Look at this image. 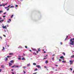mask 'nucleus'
<instances>
[{"instance_id":"09e8293b","label":"nucleus","mask_w":74,"mask_h":74,"mask_svg":"<svg viewBox=\"0 0 74 74\" xmlns=\"http://www.w3.org/2000/svg\"><path fill=\"white\" fill-rule=\"evenodd\" d=\"M1 70H2V69H0V72H1Z\"/></svg>"},{"instance_id":"473e14b6","label":"nucleus","mask_w":74,"mask_h":74,"mask_svg":"<svg viewBox=\"0 0 74 74\" xmlns=\"http://www.w3.org/2000/svg\"><path fill=\"white\" fill-rule=\"evenodd\" d=\"M63 55H64L65 56V53H64V52H63Z\"/></svg>"},{"instance_id":"bb28decb","label":"nucleus","mask_w":74,"mask_h":74,"mask_svg":"<svg viewBox=\"0 0 74 74\" xmlns=\"http://www.w3.org/2000/svg\"><path fill=\"white\" fill-rule=\"evenodd\" d=\"M68 37H69L68 36H67L66 38L65 39V40H66V39H67V38H68Z\"/></svg>"},{"instance_id":"c03bdc74","label":"nucleus","mask_w":74,"mask_h":74,"mask_svg":"<svg viewBox=\"0 0 74 74\" xmlns=\"http://www.w3.org/2000/svg\"><path fill=\"white\" fill-rule=\"evenodd\" d=\"M52 60H53V59H54V58H52Z\"/></svg>"},{"instance_id":"20e7f679","label":"nucleus","mask_w":74,"mask_h":74,"mask_svg":"<svg viewBox=\"0 0 74 74\" xmlns=\"http://www.w3.org/2000/svg\"><path fill=\"white\" fill-rule=\"evenodd\" d=\"M2 27L3 29H5V28L6 29L7 28V27H6V26H2Z\"/></svg>"},{"instance_id":"69168bd1","label":"nucleus","mask_w":74,"mask_h":74,"mask_svg":"<svg viewBox=\"0 0 74 74\" xmlns=\"http://www.w3.org/2000/svg\"><path fill=\"white\" fill-rule=\"evenodd\" d=\"M72 40H73V41H74V38H73V39H72Z\"/></svg>"},{"instance_id":"5701e85b","label":"nucleus","mask_w":74,"mask_h":74,"mask_svg":"<svg viewBox=\"0 0 74 74\" xmlns=\"http://www.w3.org/2000/svg\"><path fill=\"white\" fill-rule=\"evenodd\" d=\"M54 73V72L53 71H51L50 72V73Z\"/></svg>"},{"instance_id":"0eeeda50","label":"nucleus","mask_w":74,"mask_h":74,"mask_svg":"<svg viewBox=\"0 0 74 74\" xmlns=\"http://www.w3.org/2000/svg\"><path fill=\"white\" fill-rule=\"evenodd\" d=\"M9 55H14V54L13 53H9Z\"/></svg>"},{"instance_id":"0e129e2a","label":"nucleus","mask_w":74,"mask_h":74,"mask_svg":"<svg viewBox=\"0 0 74 74\" xmlns=\"http://www.w3.org/2000/svg\"><path fill=\"white\" fill-rule=\"evenodd\" d=\"M45 68H47V66H45Z\"/></svg>"},{"instance_id":"680f3d73","label":"nucleus","mask_w":74,"mask_h":74,"mask_svg":"<svg viewBox=\"0 0 74 74\" xmlns=\"http://www.w3.org/2000/svg\"><path fill=\"white\" fill-rule=\"evenodd\" d=\"M44 53H46V51H44Z\"/></svg>"},{"instance_id":"39448f33","label":"nucleus","mask_w":74,"mask_h":74,"mask_svg":"<svg viewBox=\"0 0 74 74\" xmlns=\"http://www.w3.org/2000/svg\"><path fill=\"white\" fill-rule=\"evenodd\" d=\"M36 67H38V68L39 69H40V65H37Z\"/></svg>"},{"instance_id":"79ce46f5","label":"nucleus","mask_w":74,"mask_h":74,"mask_svg":"<svg viewBox=\"0 0 74 74\" xmlns=\"http://www.w3.org/2000/svg\"><path fill=\"white\" fill-rule=\"evenodd\" d=\"M3 36H4V37H6V36H5V35H3Z\"/></svg>"},{"instance_id":"603ef678","label":"nucleus","mask_w":74,"mask_h":74,"mask_svg":"<svg viewBox=\"0 0 74 74\" xmlns=\"http://www.w3.org/2000/svg\"><path fill=\"white\" fill-rule=\"evenodd\" d=\"M36 53H38V51H36Z\"/></svg>"},{"instance_id":"4d7b16f0","label":"nucleus","mask_w":74,"mask_h":74,"mask_svg":"<svg viewBox=\"0 0 74 74\" xmlns=\"http://www.w3.org/2000/svg\"><path fill=\"white\" fill-rule=\"evenodd\" d=\"M1 6H2V5L1 4L0 5V7H1Z\"/></svg>"},{"instance_id":"58836bf2","label":"nucleus","mask_w":74,"mask_h":74,"mask_svg":"<svg viewBox=\"0 0 74 74\" xmlns=\"http://www.w3.org/2000/svg\"><path fill=\"white\" fill-rule=\"evenodd\" d=\"M0 13H2V11L0 10Z\"/></svg>"},{"instance_id":"ea45409f","label":"nucleus","mask_w":74,"mask_h":74,"mask_svg":"<svg viewBox=\"0 0 74 74\" xmlns=\"http://www.w3.org/2000/svg\"><path fill=\"white\" fill-rule=\"evenodd\" d=\"M37 72H36L35 73H34L33 74H37Z\"/></svg>"},{"instance_id":"1a4fd4ad","label":"nucleus","mask_w":74,"mask_h":74,"mask_svg":"<svg viewBox=\"0 0 74 74\" xmlns=\"http://www.w3.org/2000/svg\"><path fill=\"white\" fill-rule=\"evenodd\" d=\"M10 62V63H14V61H13V60H12Z\"/></svg>"},{"instance_id":"2eb2a0df","label":"nucleus","mask_w":74,"mask_h":74,"mask_svg":"<svg viewBox=\"0 0 74 74\" xmlns=\"http://www.w3.org/2000/svg\"><path fill=\"white\" fill-rule=\"evenodd\" d=\"M1 68H4V65H1Z\"/></svg>"},{"instance_id":"4c0bfd02","label":"nucleus","mask_w":74,"mask_h":74,"mask_svg":"<svg viewBox=\"0 0 74 74\" xmlns=\"http://www.w3.org/2000/svg\"><path fill=\"white\" fill-rule=\"evenodd\" d=\"M10 10V8L7 9V11H9Z\"/></svg>"},{"instance_id":"e2e57ef3","label":"nucleus","mask_w":74,"mask_h":74,"mask_svg":"<svg viewBox=\"0 0 74 74\" xmlns=\"http://www.w3.org/2000/svg\"><path fill=\"white\" fill-rule=\"evenodd\" d=\"M60 44L61 45H62V42H60Z\"/></svg>"},{"instance_id":"4468645a","label":"nucleus","mask_w":74,"mask_h":74,"mask_svg":"<svg viewBox=\"0 0 74 74\" xmlns=\"http://www.w3.org/2000/svg\"><path fill=\"white\" fill-rule=\"evenodd\" d=\"M14 16V15L13 14V15H12V16H11L10 17V18H13V16Z\"/></svg>"},{"instance_id":"7ed1b4c3","label":"nucleus","mask_w":74,"mask_h":74,"mask_svg":"<svg viewBox=\"0 0 74 74\" xmlns=\"http://www.w3.org/2000/svg\"><path fill=\"white\" fill-rule=\"evenodd\" d=\"M11 21V19H9V21H7V23H10Z\"/></svg>"},{"instance_id":"aec40b11","label":"nucleus","mask_w":74,"mask_h":74,"mask_svg":"<svg viewBox=\"0 0 74 74\" xmlns=\"http://www.w3.org/2000/svg\"><path fill=\"white\" fill-rule=\"evenodd\" d=\"M37 70H38V69H37V68H36V69L35 70H34V71H37Z\"/></svg>"},{"instance_id":"f03ea898","label":"nucleus","mask_w":74,"mask_h":74,"mask_svg":"<svg viewBox=\"0 0 74 74\" xmlns=\"http://www.w3.org/2000/svg\"><path fill=\"white\" fill-rule=\"evenodd\" d=\"M69 62H70V64H73V61L70 60L69 61Z\"/></svg>"},{"instance_id":"c756f323","label":"nucleus","mask_w":74,"mask_h":74,"mask_svg":"<svg viewBox=\"0 0 74 74\" xmlns=\"http://www.w3.org/2000/svg\"><path fill=\"white\" fill-rule=\"evenodd\" d=\"M70 70H71V71H72V70H73V69H72V68H70Z\"/></svg>"},{"instance_id":"864d4df0","label":"nucleus","mask_w":74,"mask_h":74,"mask_svg":"<svg viewBox=\"0 0 74 74\" xmlns=\"http://www.w3.org/2000/svg\"><path fill=\"white\" fill-rule=\"evenodd\" d=\"M26 66H24L23 67V68H26Z\"/></svg>"},{"instance_id":"6e6d98bb","label":"nucleus","mask_w":74,"mask_h":74,"mask_svg":"<svg viewBox=\"0 0 74 74\" xmlns=\"http://www.w3.org/2000/svg\"><path fill=\"white\" fill-rule=\"evenodd\" d=\"M24 74H25V73H26V72L25 71H24Z\"/></svg>"},{"instance_id":"393cba45","label":"nucleus","mask_w":74,"mask_h":74,"mask_svg":"<svg viewBox=\"0 0 74 74\" xmlns=\"http://www.w3.org/2000/svg\"><path fill=\"white\" fill-rule=\"evenodd\" d=\"M11 56H7V58H11Z\"/></svg>"},{"instance_id":"e433bc0d","label":"nucleus","mask_w":74,"mask_h":74,"mask_svg":"<svg viewBox=\"0 0 74 74\" xmlns=\"http://www.w3.org/2000/svg\"><path fill=\"white\" fill-rule=\"evenodd\" d=\"M52 69H53V70H54L55 69V68L53 67H52Z\"/></svg>"},{"instance_id":"9d476101","label":"nucleus","mask_w":74,"mask_h":74,"mask_svg":"<svg viewBox=\"0 0 74 74\" xmlns=\"http://www.w3.org/2000/svg\"><path fill=\"white\" fill-rule=\"evenodd\" d=\"M45 63L46 64H47V63H48V61L46 60L45 62Z\"/></svg>"},{"instance_id":"c9c22d12","label":"nucleus","mask_w":74,"mask_h":74,"mask_svg":"<svg viewBox=\"0 0 74 74\" xmlns=\"http://www.w3.org/2000/svg\"><path fill=\"white\" fill-rule=\"evenodd\" d=\"M55 66H56V67H58V65L56 64L55 65Z\"/></svg>"},{"instance_id":"412c9836","label":"nucleus","mask_w":74,"mask_h":74,"mask_svg":"<svg viewBox=\"0 0 74 74\" xmlns=\"http://www.w3.org/2000/svg\"><path fill=\"white\" fill-rule=\"evenodd\" d=\"M33 65H36V64L35 63H33Z\"/></svg>"},{"instance_id":"338daca9","label":"nucleus","mask_w":74,"mask_h":74,"mask_svg":"<svg viewBox=\"0 0 74 74\" xmlns=\"http://www.w3.org/2000/svg\"><path fill=\"white\" fill-rule=\"evenodd\" d=\"M5 8L6 9V8H7V7H5Z\"/></svg>"},{"instance_id":"a18cd8bd","label":"nucleus","mask_w":74,"mask_h":74,"mask_svg":"<svg viewBox=\"0 0 74 74\" xmlns=\"http://www.w3.org/2000/svg\"><path fill=\"white\" fill-rule=\"evenodd\" d=\"M8 4V3H7L5 4V5H6V4Z\"/></svg>"},{"instance_id":"9b49d317","label":"nucleus","mask_w":74,"mask_h":74,"mask_svg":"<svg viewBox=\"0 0 74 74\" xmlns=\"http://www.w3.org/2000/svg\"><path fill=\"white\" fill-rule=\"evenodd\" d=\"M4 21V20H0V22H3V21Z\"/></svg>"},{"instance_id":"bf43d9fd","label":"nucleus","mask_w":74,"mask_h":74,"mask_svg":"<svg viewBox=\"0 0 74 74\" xmlns=\"http://www.w3.org/2000/svg\"><path fill=\"white\" fill-rule=\"evenodd\" d=\"M47 58H43V60H44V59H47Z\"/></svg>"},{"instance_id":"3c124183","label":"nucleus","mask_w":74,"mask_h":74,"mask_svg":"<svg viewBox=\"0 0 74 74\" xmlns=\"http://www.w3.org/2000/svg\"><path fill=\"white\" fill-rule=\"evenodd\" d=\"M18 57H19V58H21V56H18Z\"/></svg>"},{"instance_id":"a211bd4d","label":"nucleus","mask_w":74,"mask_h":74,"mask_svg":"<svg viewBox=\"0 0 74 74\" xmlns=\"http://www.w3.org/2000/svg\"><path fill=\"white\" fill-rule=\"evenodd\" d=\"M33 54H34V55H37V54L36 53V52H34Z\"/></svg>"},{"instance_id":"052dcab7","label":"nucleus","mask_w":74,"mask_h":74,"mask_svg":"<svg viewBox=\"0 0 74 74\" xmlns=\"http://www.w3.org/2000/svg\"><path fill=\"white\" fill-rule=\"evenodd\" d=\"M23 55L24 56H25V54H24V53H23Z\"/></svg>"},{"instance_id":"423d86ee","label":"nucleus","mask_w":74,"mask_h":74,"mask_svg":"<svg viewBox=\"0 0 74 74\" xmlns=\"http://www.w3.org/2000/svg\"><path fill=\"white\" fill-rule=\"evenodd\" d=\"M9 65L10 67L11 66V65H12V64H11V63H9Z\"/></svg>"},{"instance_id":"de8ad7c7","label":"nucleus","mask_w":74,"mask_h":74,"mask_svg":"<svg viewBox=\"0 0 74 74\" xmlns=\"http://www.w3.org/2000/svg\"><path fill=\"white\" fill-rule=\"evenodd\" d=\"M3 18H5V16H3Z\"/></svg>"},{"instance_id":"f8f14e48","label":"nucleus","mask_w":74,"mask_h":74,"mask_svg":"<svg viewBox=\"0 0 74 74\" xmlns=\"http://www.w3.org/2000/svg\"><path fill=\"white\" fill-rule=\"evenodd\" d=\"M8 60V58H7L6 57L5 58V61H6V60Z\"/></svg>"},{"instance_id":"f704fd0d","label":"nucleus","mask_w":74,"mask_h":74,"mask_svg":"<svg viewBox=\"0 0 74 74\" xmlns=\"http://www.w3.org/2000/svg\"><path fill=\"white\" fill-rule=\"evenodd\" d=\"M16 7H18V5H15Z\"/></svg>"},{"instance_id":"f257e3e1","label":"nucleus","mask_w":74,"mask_h":74,"mask_svg":"<svg viewBox=\"0 0 74 74\" xmlns=\"http://www.w3.org/2000/svg\"><path fill=\"white\" fill-rule=\"evenodd\" d=\"M70 41L71 42V43H70V44L71 45H73V42L74 41H73V40L71 39H70Z\"/></svg>"},{"instance_id":"ddd939ff","label":"nucleus","mask_w":74,"mask_h":74,"mask_svg":"<svg viewBox=\"0 0 74 74\" xmlns=\"http://www.w3.org/2000/svg\"><path fill=\"white\" fill-rule=\"evenodd\" d=\"M64 57H63V56H62L60 57V59H62V58H63Z\"/></svg>"},{"instance_id":"37998d69","label":"nucleus","mask_w":74,"mask_h":74,"mask_svg":"<svg viewBox=\"0 0 74 74\" xmlns=\"http://www.w3.org/2000/svg\"><path fill=\"white\" fill-rule=\"evenodd\" d=\"M55 56V55L54 54L52 56Z\"/></svg>"},{"instance_id":"13d9d810","label":"nucleus","mask_w":74,"mask_h":74,"mask_svg":"<svg viewBox=\"0 0 74 74\" xmlns=\"http://www.w3.org/2000/svg\"><path fill=\"white\" fill-rule=\"evenodd\" d=\"M62 60H64V58H62Z\"/></svg>"},{"instance_id":"72a5a7b5","label":"nucleus","mask_w":74,"mask_h":74,"mask_svg":"<svg viewBox=\"0 0 74 74\" xmlns=\"http://www.w3.org/2000/svg\"><path fill=\"white\" fill-rule=\"evenodd\" d=\"M2 5H3V6H4L5 5V4H2Z\"/></svg>"},{"instance_id":"a19ab883","label":"nucleus","mask_w":74,"mask_h":74,"mask_svg":"<svg viewBox=\"0 0 74 74\" xmlns=\"http://www.w3.org/2000/svg\"><path fill=\"white\" fill-rule=\"evenodd\" d=\"M12 74H15V73H14V72H12Z\"/></svg>"},{"instance_id":"5fc2aeb1","label":"nucleus","mask_w":74,"mask_h":74,"mask_svg":"<svg viewBox=\"0 0 74 74\" xmlns=\"http://www.w3.org/2000/svg\"><path fill=\"white\" fill-rule=\"evenodd\" d=\"M48 56L47 55L46 56H45V57H47Z\"/></svg>"},{"instance_id":"b1692460","label":"nucleus","mask_w":74,"mask_h":74,"mask_svg":"<svg viewBox=\"0 0 74 74\" xmlns=\"http://www.w3.org/2000/svg\"><path fill=\"white\" fill-rule=\"evenodd\" d=\"M15 67H17V68H19V66L17 65V66H15Z\"/></svg>"},{"instance_id":"cd10ccee","label":"nucleus","mask_w":74,"mask_h":74,"mask_svg":"<svg viewBox=\"0 0 74 74\" xmlns=\"http://www.w3.org/2000/svg\"><path fill=\"white\" fill-rule=\"evenodd\" d=\"M71 58H74V55H73V56L71 57Z\"/></svg>"},{"instance_id":"7c9ffc66","label":"nucleus","mask_w":74,"mask_h":74,"mask_svg":"<svg viewBox=\"0 0 74 74\" xmlns=\"http://www.w3.org/2000/svg\"><path fill=\"white\" fill-rule=\"evenodd\" d=\"M25 48H27V47L26 46H25Z\"/></svg>"},{"instance_id":"6e6552de","label":"nucleus","mask_w":74,"mask_h":74,"mask_svg":"<svg viewBox=\"0 0 74 74\" xmlns=\"http://www.w3.org/2000/svg\"><path fill=\"white\" fill-rule=\"evenodd\" d=\"M15 66H16V65H14V66H13L12 67V68H13L14 67H15Z\"/></svg>"},{"instance_id":"c85d7f7f","label":"nucleus","mask_w":74,"mask_h":74,"mask_svg":"<svg viewBox=\"0 0 74 74\" xmlns=\"http://www.w3.org/2000/svg\"><path fill=\"white\" fill-rule=\"evenodd\" d=\"M18 60H21V58H18Z\"/></svg>"},{"instance_id":"4be33fe9","label":"nucleus","mask_w":74,"mask_h":74,"mask_svg":"<svg viewBox=\"0 0 74 74\" xmlns=\"http://www.w3.org/2000/svg\"><path fill=\"white\" fill-rule=\"evenodd\" d=\"M4 49H5V48L4 47H3V49L2 50V51H4Z\"/></svg>"},{"instance_id":"6ab92c4d","label":"nucleus","mask_w":74,"mask_h":74,"mask_svg":"<svg viewBox=\"0 0 74 74\" xmlns=\"http://www.w3.org/2000/svg\"><path fill=\"white\" fill-rule=\"evenodd\" d=\"M22 60H25V58H22Z\"/></svg>"},{"instance_id":"49530a36","label":"nucleus","mask_w":74,"mask_h":74,"mask_svg":"<svg viewBox=\"0 0 74 74\" xmlns=\"http://www.w3.org/2000/svg\"><path fill=\"white\" fill-rule=\"evenodd\" d=\"M61 60H61L60 59H59V61H61Z\"/></svg>"},{"instance_id":"a878e982","label":"nucleus","mask_w":74,"mask_h":74,"mask_svg":"<svg viewBox=\"0 0 74 74\" xmlns=\"http://www.w3.org/2000/svg\"><path fill=\"white\" fill-rule=\"evenodd\" d=\"M30 66V63H29V64H27V67H29Z\"/></svg>"},{"instance_id":"dca6fc26","label":"nucleus","mask_w":74,"mask_h":74,"mask_svg":"<svg viewBox=\"0 0 74 74\" xmlns=\"http://www.w3.org/2000/svg\"><path fill=\"white\" fill-rule=\"evenodd\" d=\"M14 8V6H11L10 7V8Z\"/></svg>"},{"instance_id":"2f4dec72","label":"nucleus","mask_w":74,"mask_h":74,"mask_svg":"<svg viewBox=\"0 0 74 74\" xmlns=\"http://www.w3.org/2000/svg\"><path fill=\"white\" fill-rule=\"evenodd\" d=\"M10 6V5H9L8 6H7V8H9Z\"/></svg>"},{"instance_id":"8fccbe9b","label":"nucleus","mask_w":74,"mask_h":74,"mask_svg":"<svg viewBox=\"0 0 74 74\" xmlns=\"http://www.w3.org/2000/svg\"><path fill=\"white\" fill-rule=\"evenodd\" d=\"M6 14V12H5L3 13V14Z\"/></svg>"},{"instance_id":"774afa93","label":"nucleus","mask_w":74,"mask_h":74,"mask_svg":"<svg viewBox=\"0 0 74 74\" xmlns=\"http://www.w3.org/2000/svg\"><path fill=\"white\" fill-rule=\"evenodd\" d=\"M7 46L8 47H9V45H7Z\"/></svg>"},{"instance_id":"f3484780","label":"nucleus","mask_w":74,"mask_h":74,"mask_svg":"<svg viewBox=\"0 0 74 74\" xmlns=\"http://www.w3.org/2000/svg\"><path fill=\"white\" fill-rule=\"evenodd\" d=\"M62 62H63V63H66V62L65 61H62Z\"/></svg>"}]
</instances>
